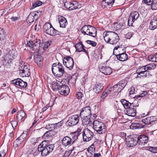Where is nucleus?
Here are the masks:
<instances>
[{
  "mask_svg": "<svg viewBox=\"0 0 157 157\" xmlns=\"http://www.w3.org/2000/svg\"><path fill=\"white\" fill-rule=\"evenodd\" d=\"M103 36L105 41L111 44H116L119 40L118 34L114 32L105 31L103 33Z\"/></svg>",
  "mask_w": 157,
  "mask_h": 157,
  "instance_id": "1",
  "label": "nucleus"
},
{
  "mask_svg": "<svg viewBox=\"0 0 157 157\" xmlns=\"http://www.w3.org/2000/svg\"><path fill=\"white\" fill-rule=\"evenodd\" d=\"M48 140H44L38 145V151L41 152L42 156H46L53 150L54 145L48 144Z\"/></svg>",
  "mask_w": 157,
  "mask_h": 157,
  "instance_id": "2",
  "label": "nucleus"
},
{
  "mask_svg": "<svg viewBox=\"0 0 157 157\" xmlns=\"http://www.w3.org/2000/svg\"><path fill=\"white\" fill-rule=\"evenodd\" d=\"M52 70L53 74L58 77H61L65 73L62 64L60 63L58 64L54 63L52 67Z\"/></svg>",
  "mask_w": 157,
  "mask_h": 157,
  "instance_id": "3",
  "label": "nucleus"
},
{
  "mask_svg": "<svg viewBox=\"0 0 157 157\" xmlns=\"http://www.w3.org/2000/svg\"><path fill=\"white\" fill-rule=\"evenodd\" d=\"M82 33L84 35H87L95 37L97 36L95 28L90 25H85L81 29Z\"/></svg>",
  "mask_w": 157,
  "mask_h": 157,
  "instance_id": "4",
  "label": "nucleus"
},
{
  "mask_svg": "<svg viewBox=\"0 0 157 157\" xmlns=\"http://www.w3.org/2000/svg\"><path fill=\"white\" fill-rule=\"evenodd\" d=\"M94 129L97 132L100 134L105 133L106 131L105 124L102 122L95 120L92 123Z\"/></svg>",
  "mask_w": 157,
  "mask_h": 157,
  "instance_id": "5",
  "label": "nucleus"
},
{
  "mask_svg": "<svg viewBox=\"0 0 157 157\" xmlns=\"http://www.w3.org/2000/svg\"><path fill=\"white\" fill-rule=\"evenodd\" d=\"M43 29L47 34L51 36L59 35L61 34V32L55 29L49 23H46L44 25Z\"/></svg>",
  "mask_w": 157,
  "mask_h": 157,
  "instance_id": "6",
  "label": "nucleus"
},
{
  "mask_svg": "<svg viewBox=\"0 0 157 157\" xmlns=\"http://www.w3.org/2000/svg\"><path fill=\"white\" fill-rule=\"evenodd\" d=\"M127 83L126 80H123L120 81L118 83L112 87H109L110 89H112V93H118L120 92L124 88Z\"/></svg>",
  "mask_w": 157,
  "mask_h": 157,
  "instance_id": "7",
  "label": "nucleus"
},
{
  "mask_svg": "<svg viewBox=\"0 0 157 157\" xmlns=\"http://www.w3.org/2000/svg\"><path fill=\"white\" fill-rule=\"evenodd\" d=\"M19 69L20 71V74L23 77H29L30 75V71L29 65H22L21 64L19 65Z\"/></svg>",
  "mask_w": 157,
  "mask_h": 157,
  "instance_id": "8",
  "label": "nucleus"
},
{
  "mask_svg": "<svg viewBox=\"0 0 157 157\" xmlns=\"http://www.w3.org/2000/svg\"><path fill=\"white\" fill-rule=\"evenodd\" d=\"M63 63V65L70 70H71L73 68L74 62L73 59L71 57L69 56L64 57Z\"/></svg>",
  "mask_w": 157,
  "mask_h": 157,
  "instance_id": "9",
  "label": "nucleus"
},
{
  "mask_svg": "<svg viewBox=\"0 0 157 157\" xmlns=\"http://www.w3.org/2000/svg\"><path fill=\"white\" fill-rule=\"evenodd\" d=\"M39 45V47H37L36 49L35 50V52L40 54H42L48 48L50 44L47 42L41 43L40 42Z\"/></svg>",
  "mask_w": 157,
  "mask_h": 157,
  "instance_id": "10",
  "label": "nucleus"
},
{
  "mask_svg": "<svg viewBox=\"0 0 157 157\" xmlns=\"http://www.w3.org/2000/svg\"><path fill=\"white\" fill-rule=\"evenodd\" d=\"M83 140L88 142L93 137L94 133L88 129H85L82 132Z\"/></svg>",
  "mask_w": 157,
  "mask_h": 157,
  "instance_id": "11",
  "label": "nucleus"
},
{
  "mask_svg": "<svg viewBox=\"0 0 157 157\" xmlns=\"http://www.w3.org/2000/svg\"><path fill=\"white\" fill-rule=\"evenodd\" d=\"M139 14L138 12L133 11L130 14L128 20V25L129 26H132L133 22L139 17Z\"/></svg>",
  "mask_w": 157,
  "mask_h": 157,
  "instance_id": "12",
  "label": "nucleus"
},
{
  "mask_svg": "<svg viewBox=\"0 0 157 157\" xmlns=\"http://www.w3.org/2000/svg\"><path fill=\"white\" fill-rule=\"evenodd\" d=\"M99 70L106 75H109L112 72V69L110 67L106 66L103 63L101 64L99 66Z\"/></svg>",
  "mask_w": 157,
  "mask_h": 157,
  "instance_id": "13",
  "label": "nucleus"
},
{
  "mask_svg": "<svg viewBox=\"0 0 157 157\" xmlns=\"http://www.w3.org/2000/svg\"><path fill=\"white\" fill-rule=\"evenodd\" d=\"M91 115V108L90 106H86L82 109L80 114L81 117H90Z\"/></svg>",
  "mask_w": 157,
  "mask_h": 157,
  "instance_id": "14",
  "label": "nucleus"
},
{
  "mask_svg": "<svg viewBox=\"0 0 157 157\" xmlns=\"http://www.w3.org/2000/svg\"><path fill=\"white\" fill-rule=\"evenodd\" d=\"M126 142L128 147H132L138 144V139L137 137L130 136L126 139Z\"/></svg>",
  "mask_w": 157,
  "mask_h": 157,
  "instance_id": "15",
  "label": "nucleus"
},
{
  "mask_svg": "<svg viewBox=\"0 0 157 157\" xmlns=\"http://www.w3.org/2000/svg\"><path fill=\"white\" fill-rule=\"evenodd\" d=\"M79 117L77 115L72 116L67 121L69 125L72 126L77 124L79 122Z\"/></svg>",
  "mask_w": 157,
  "mask_h": 157,
  "instance_id": "16",
  "label": "nucleus"
},
{
  "mask_svg": "<svg viewBox=\"0 0 157 157\" xmlns=\"http://www.w3.org/2000/svg\"><path fill=\"white\" fill-rule=\"evenodd\" d=\"M138 105H135L134 107H131L127 108L124 110L125 113L128 116L131 117H134L136 114V109L135 108Z\"/></svg>",
  "mask_w": 157,
  "mask_h": 157,
  "instance_id": "17",
  "label": "nucleus"
},
{
  "mask_svg": "<svg viewBox=\"0 0 157 157\" xmlns=\"http://www.w3.org/2000/svg\"><path fill=\"white\" fill-rule=\"evenodd\" d=\"M40 43V40L36 39L33 41H29L27 44V46L29 47L32 51H35V50L36 49L37 47H38Z\"/></svg>",
  "mask_w": 157,
  "mask_h": 157,
  "instance_id": "18",
  "label": "nucleus"
},
{
  "mask_svg": "<svg viewBox=\"0 0 157 157\" xmlns=\"http://www.w3.org/2000/svg\"><path fill=\"white\" fill-rule=\"evenodd\" d=\"M11 83L19 86L20 87L25 88L27 85V83L21 79L18 78L11 81Z\"/></svg>",
  "mask_w": 157,
  "mask_h": 157,
  "instance_id": "19",
  "label": "nucleus"
},
{
  "mask_svg": "<svg viewBox=\"0 0 157 157\" xmlns=\"http://www.w3.org/2000/svg\"><path fill=\"white\" fill-rule=\"evenodd\" d=\"M69 88L67 85H62L59 87V92L61 95H67L69 94Z\"/></svg>",
  "mask_w": 157,
  "mask_h": 157,
  "instance_id": "20",
  "label": "nucleus"
},
{
  "mask_svg": "<svg viewBox=\"0 0 157 157\" xmlns=\"http://www.w3.org/2000/svg\"><path fill=\"white\" fill-rule=\"evenodd\" d=\"M38 13V11L30 13L28 17L27 20L30 23L32 22L35 21H36L38 18V16L37 13Z\"/></svg>",
  "mask_w": 157,
  "mask_h": 157,
  "instance_id": "21",
  "label": "nucleus"
},
{
  "mask_svg": "<svg viewBox=\"0 0 157 157\" xmlns=\"http://www.w3.org/2000/svg\"><path fill=\"white\" fill-rule=\"evenodd\" d=\"M138 139V144L140 145H144L148 142V138L144 135L140 136L137 137Z\"/></svg>",
  "mask_w": 157,
  "mask_h": 157,
  "instance_id": "22",
  "label": "nucleus"
},
{
  "mask_svg": "<svg viewBox=\"0 0 157 157\" xmlns=\"http://www.w3.org/2000/svg\"><path fill=\"white\" fill-rule=\"evenodd\" d=\"M104 87L103 84L101 83H96L93 85L92 90L96 93H100L103 89Z\"/></svg>",
  "mask_w": 157,
  "mask_h": 157,
  "instance_id": "23",
  "label": "nucleus"
},
{
  "mask_svg": "<svg viewBox=\"0 0 157 157\" xmlns=\"http://www.w3.org/2000/svg\"><path fill=\"white\" fill-rule=\"evenodd\" d=\"M122 50L123 52L117 55V57L119 60L124 61L128 59V56L127 54L125 53L126 51L125 49H122Z\"/></svg>",
  "mask_w": 157,
  "mask_h": 157,
  "instance_id": "24",
  "label": "nucleus"
},
{
  "mask_svg": "<svg viewBox=\"0 0 157 157\" xmlns=\"http://www.w3.org/2000/svg\"><path fill=\"white\" fill-rule=\"evenodd\" d=\"M113 94L112 93V89H110L109 87H108L103 92L101 96V98L104 99L107 96H112Z\"/></svg>",
  "mask_w": 157,
  "mask_h": 157,
  "instance_id": "25",
  "label": "nucleus"
},
{
  "mask_svg": "<svg viewBox=\"0 0 157 157\" xmlns=\"http://www.w3.org/2000/svg\"><path fill=\"white\" fill-rule=\"evenodd\" d=\"M59 21L60 27L65 28L67 25V22L66 18L63 16L59 17Z\"/></svg>",
  "mask_w": 157,
  "mask_h": 157,
  "instance_id": "26",
  "label": "nucleus"
},
{
  "mask_svg": "<svg viewBox=\"0 0 157 157\" xmlns=\"http://www.w3.org/2000/svg\"><path fill=\"white\" fill-rule=\"evenodd\" d=\"M72 142L71 138L68 136L64 137L62 140V145L65 147L70 145Z\"/></svg>",
  "mask_w": 157,
  "mask_h": 157,
  "instance_id": "27",
  "label": "nucleus"
},
{
  "mask_svg": "<svg viewBox=\"0 0 157 157\" xmlns=\"http://www.w3.org/2000/svg\"><path fill=\"white\" fill-rule=\"evenodd\" d=\"M145 126V124L144 123V122H143V121L142 120L141 121L138 123H132L131 125V127H133L134 129H136L143 128Z\"/></svg>",
  "mask_w": 157,
  "mask_h": 157,
  "instance_id": "28",
  "label": "nucleus"
},
{
  "mask_svg": "<svg viewBox=\"0 0 157 157\" xmlns=\"http://www.w3.org/2000/svg\"><path fill=\"white\" fill-rule=\"evenodd\" d=\"M121 102L125 109L130 106H134V103H130L128 102V101L124 99H121Z\"/></svg>",
  "mask_w": 157,
  "mask_h": 157,
  "instance_id": "29",
  "label": "nucleus"
},
{
  "mask_svg": "<svg viewBox=\"0 0 157 157\" xmlns=\"http://www.w3.org/2000/svg\"><path fill=\"white\" fill-rule=\"evenodd\" d=\"M84 46L81 42L77 43L75 45V48L76 49V51H78L79 52L83 51L85 52L86 53V51L84 49Z\"/></svg>",
  "mask_w": 157,
  "mask_h": 157,
  "instance_id": "30",
  "label": "nucleus"
},
{
  "mask_svg": "<svg viewBox=\"0 0 157 157\" xmlns=\"http://www.w3.org/2000/svg\"><path fill=\"white\" fill-rule=\"evenodd\" d=\"M114 0H103L101 2L102 6L110 8L113 4Z\"/></svg>",
  "mask_w": 157,
  "mask_h": 157,
  "instance_id": "31",
  "label": "nucleus"
},
{
  "mask_svg": "<svg viewBox=\"0 0 157 157\" xmlns=\"http://www.w3.org/2000/svg\"><path fill=\"white\" fill-rule=\"evenodd\" d=\"M64 6L70 10H72L78 8V7L74 3L71 2H65Z\"/></svg>",
  "mask_w": 157,
  "mask_h": 157,
  "instance_id": "32",
  "label": "nucleus"
},
{
  "mask_svg": "<svg viewBox=\"0 0 157 157\" xmlns=\"http://www.w3.org/2000/svg\"><path fill=\"white\" fill-rule=\"evenodd\" d=\"M155 117L151 116L148 117L142 120L143 122L146 124H151L152 122L156 120Z\"/></svg>",
  "mask_w": 157,
  "mask_h": 157,
  "instance_id": "33",
  "label": "nucleus"
},
{
  "mask_svg": "<svg viewBox=\"0 0 157 157\" xmlns=\"http://www.w3.org/2000/svg\"><path fill=\"white\" fill-rule=\"evenodd\" d=\"M157 28V18H155L152 19L150 23L149 29L154 30Z\"/></svg>",
  "mask_w": 157,
  "mask_h": 157,
  "instance_id": "34",
  "label": "nucleus"
},
{
  "mask_svg": "<svg viewBox=\"0 0 157 157\" xmlns=\"http://www.w3.org/2000/svg\"><path fill=\"white\" fill-rule=\"evenodd\" d=\"M82 118V123L84 125H87L88 124L90 125V124H92V123L90 119V117H81Z\"/></svg>",
  "mask_w": 157,
  "mask_h": 157,
  "instance_id": "35",
  "label": "nucleus"
},
{
  "mask_svg": "<svg viewBox=\"0 0 157 157\" xmlns=\"http://www.w3.org/2000/svg\"><path fill=\"white\" fill-rule=\"evenodd\" d=\"M25 116V113L22 110H21L17 112V119L18 121H21Z\"/></svg>",
  "mask_w": 157,
  "mask_h": 157,
  "instance_id": "36",
  "label": "nucleus"
},
{
  "mask_svg": "<svg viewBox=\"0 0 157 157\" xmlns=\"http://www.w3.org/2000/svg\"><path fill=\"white\" fill-rule=\"evenodd\" d=\"M57 124H50L47 125L46 126V128L47 129H48L50 131L53 130L55 128H57Z\"/></svg>",
  "mask_w": 157,
  "mask_h": 157,
  "instance_id": "37",
  "label": "nucleus"
},
{
  "mask_svg": "<svg viewBox=\"0 0 157 157\" xmlns=\"http://www.w3.org/2000/svg\"><path fill=\"white\" fill-rule=\"evenodd\" d=\"M89 153L93 155V153L95 150V148L94 146V144H92L87 150Z\"/></svg>",
  "mask_w": 157,
  "mask_h": 157,
  "instance_id": "38",
  "label": "nucleus"
},
{
  "mask_svg": "<svg viewBox=\"0 0 157 157\" xmlns=\"http://www.w3.org/2000/svg\"><path fill=\"white\" fill-rule=\"evenodd\" d=\"M148 59L151 61L157 62V52L154 55H151L149 56L148 57Z\"/></svg>",
  "mask_w": 157,
  "mask_h": 157,
  "instance_id": "39",
  "label": "nucleus"
},
{
  "mask_svg": "<svg viewBox=\"0 0 157 157\" xmlns=\"http://www.w3.org/2000/svg\"><path fill=\"white\" fill-rule=\"evenodd\" d=\"M6 33L3 29L0 28V41H2L5 38Z\"/></svg>",
  "mask_w": 157,
  "mask_h": 157,
  "instance_id": "40",
  "label": "nucleus"
},
{
  "mask_svg": "<svg viewBox=\"0 0 157 157\" xmlns=\"http://www.w3.org/2000/svg\"><path fill=\"white\" fill-rule=\"evenodd\" d=\"M144 67L146 68L147 70H150L155 68L156 67V65L155 63H152L145 66Z\"/></svg>",
  "mask_w": 157,
  "mask_h": 157,
  "instance_id": "41",
  "label": "nucleus"
},
{
  "mask_svg": "<svg viewBox=\"0 0 157 157\" xmlns=\"http://www.w3.org/2000/svg\"><path fill=\"white\" fill-rule=\"evenodd\" d=\"M35 61L38 65H40L42 62V58L41 56H37L35 58Z\"/></svg>",
  "mask_w": 157,
  "mask_h": 157,
  "instance_id": "42",
  "label": "nucleus"
},
{
  "mask_svg": "<svg viewBox=\"0 0 157 157\" xmlns=\"http://www.w3.org/2000/svg\"><path fill=\"white\" fill-rule=\"evenodd\" d=\"M59 87H60V86L59 85L58 83L57 82H53V83L52 84V87L53 90L56 91L58 90H59Z\"/></svg>",
  "mask_w": 157,
  "mask_h": 157,
  "instance_id": "43",
  "label": "nucleus"
},
{
  "mask_svg": "<svg viewBox=\"0 0 157 157\" xmlns=\"http://www.w3.org/2000/svg\"><path fill=\"white\" fill-rule=\"evenodd\" d=\"M78 134L76 132H74L72 133V143H74L75 140L78 139Z\"/></svg>",
  "mask_w": 157,
  "mask_h": 157,
  "instance_id": "44",
  "label": "nucleus"
},
{
  "mask_svg": "<svg viewBox=\"0 0 157 157\" xmlns=\"http://www.w3.org/2000/svg\"><path fill=\"white\" fill-rule=\"evenodd\" d=\"M147 149L152 153H157V147H147Z\"/></svg>",
  "mask_w": 157,
  "mask_h": 157,
  "instance_id": "45",
  "label": "nucleus"
},
{
  "mask_svg": "<svg viewBox=\"0 0 157 157\" xmlns=\"http://www.w3.org/2000/svg\"><path fill=\"white\" fill-rule=\"evenodd\" d=\"M114 26H115L117 30H119L124 28V26L123 25V24L122 23H117L116 24H115L114 25Z\"/></svg>",
  "mask_w": 157,
  "mask_h": 157,
  "instance_id": "46",
  "label": "nucleus"
},
{
  "mask_svg": "<svg viewBox=\"0 0 157 157\" xmlns=\"http://www.w3.org/2000/svg\"><path fill=\"white\" fill-rule=\"evenodd\" d=\"M22 142V140H20L17 138L14 142L13 146L17 147L19 146Z\"/></svg>",
  "mask_w": 157,
  "mask_h": 157,
  "instance_id": "47",
  "label": "nucleus"
},
{
  "mask_svg": "<svg viewBox=\"0 0 157 157\" xmlns=\"http://www.w3.org/2000/svg\"><path fill=\"white\" fill-rule=\"evenodd\" d=\"M42 2L40 1H38L35 2L33 4V8H35L37 6H39L42 5Z\"/></svg>",
  "mask_w": 157,
  "mask_h": 157,
  "instance_id": "48",
  "label": "nucleus"
},
{
  "mask_svg": "<svg viewBox=\"0 0 157 157\" xmlns=\"http://www.w3.org/2000/svg\"><path fill=\"white\" fill-rule=\"evenodd\" d=\"M151 8L153 10L157 9V0H154L153 1V3L151 6Z\"/></svg>",
  "mask_w": 157,
  "mask_h": 157,
  "instance_id": "49",
  "label": "nucleus"
},
{
  "mask_svg": "<svg viewBox=\"0 0 157 157\" xmlns=\"http://www.w3.org/2000/svg\"><path fill=\"white\" fill-rule=\"evenodd\" d=\"M87 43L93 47H95L97 45V43L96 42L94 41L90 40H87L86 41Z\"/></svg>",
  "mask_w": 157,
  "mask_h": 157,
  "instance_id": "50",
  "label": "nucleus"
},
{
  "mask_svg": "<svg viewBox=\"0 0 157 157\" xmlns=\"http://www.w3.org/2000/svg\"><path fill=\"white\" fill-rule=\"evenodd\" d=\"M50 131L46 132L43 136V138L45 139H47L48 137L51 136Z\"/></svg>",
  "mask_w": 157,
  "mask_h": 157,
  "instance_id": "51",
  "label": "nucleus"
},
{
  "mask_svg": "<svg viewBox=\"0 0 157 157\" xmlns=\"http://www.w3.org/2000/svg\"><path fill=\"white\" fill-rule=\"evenodd\" d=\"M26 135L23 133L22 134L20 135L18 138L20 140H22V142H23L25 140V138Z\"/></svg>",
  "mask_w": 157,
  "mask_h": 157,
  "instance_id": "52",
  "label": "nucleus"
},
{
  "mask_svg": "<svg viewBox=\"0 0 157 157\" xmlns=\"http://www.w3.org/2000/svg\"><path fill=\"white\" fill-rule=\"evenodd\" d=\"M83 96V94L82 93L80 92H78L77 93L76 95V97L78 99H81Z\"/></svg>",
  "mask_w": 157,
  "mask_h": 157,
  "instance_id": "53",
  "label": "nucleus"
},
{
  "mask_svg": "<svg viewBox=\"0 0 157 157\" xmlns=\"http://www.w3.org/2000/svg\"><path fill=\"white\" fill-rule=\"evenodd\" d=\"M10 123L12 125L13 128L14 129L17 125V122L16 121H11Z\"/></svg>",
  "mask_w": 157,
  "mask_h": 157,
  "instance_id": "54",
  "label": "nucleus"
},
{
  "mask_svg": "<svg viewBox=\"0 0 157 157\" xmlns=\"http://www.w3.org/2000/svg\"><path fill=\"white\" fill-rule=\"evenodd\" d=\"M6 154V151L3 149L0 151V157H4Z\"/></svg>",
  "mask_w": 157,
  "mask_h": 157,
  "instance_id": "55",
  "label": "nucleus"
},
{
  "mask_svg": "<svg viewBox=\"0 0 157 157\" xmlns=\"http://www.w3.org/2000/svg\"><path fill=\"white\" fill-rule=\"evenodd\" d=\"M143 2L145 3H146L148 5H152L153 3V0H143Z\"/></svg>",
  "mask_w": 157,
  "mask_h": 157,
  "instance_id": "56",
  "label": "nucleus"
},
{
  "mask_svg": "<svg viewBox=\"0 0 157 157\" xmlns=\"http://www.w3.org/2000/svg\"><path fill=\"white\" fill-rule=\"evenodd\" d=\"M133 35V34L132 32H128L126 34L125 36L127 39H130Z\"/></svg>",
  "mask_w": 157,
  "mask_h": 157,
  "instance_id": "57",
  "label": "nucleus"
},
{
  "mask_svg": "<svg viewBox=\"0 0 157 157\" xmlns=\"http://www.w3.org/2000/svg\"><path fill=\"white\" fill-rule=\"evenodd\" d=\"M146 69H147L146 68L144 67V66L143 67H141L139 68L137 70L136 72L137 73L139 72H140V71H145L146 70Z\"/></svg>",
  "mask_w": 157,
  "mask_h": 157,
  "instance_id": "58",
  "label": "nucleus"
},
{
  "mask_svg": "<svg viewBox=\"0 0 157 157\" xmlns=\"http://www.w3.org/2000/svg\"><path fill=\"white\" fill-rule=\"evenodd\" d=\"M10 55L9 54H6L4 56V60L6 62H8L9 60L10 59Z\"/></svg>",
  "mask_w": 157,
  "mask_h": 157,
  "instance_id": "59",
  "label": "nucleus"
},
{
  "mask_svg": "<svg viewBox=\"0 0 157 157\" xmlns=\"http://www.w3.org/2000/svg\"><path fill=\"white\" fill-rule=\"evenodd\" d=\"M135 91V88L134 87H131L129 91V94H133L134 93Z\"/></svg>",
  "mask_w": 157,
  "mask_h": 157,
  "instance_id": "60",
  "label": "nucleus"
},
{
  "mask_svg": "<svg viewBox=\"0 0 157 157\" xmlns=\"http://www.w3.org/2000/svg\"><path fill=\"white\" fill-rule=\"evenodd\" d=\"M145 73L144 71H141L140 72H139L137 73V74H139V75H140V76H141L144 77L145 76Z\"/></svg>",
  "mask_w": 157,
  "mask_h": 157,
  "instance_id": "61",
  "label": "nucleus"
},
{
  "mask_svg": "<svg viewBox=\"0 0 157 157\" xmlns=\"http://www.w3.org/2000/svg\"><path fill=\"white\" fill-rule=\"evenodd\" d=\"M147 69L145 70L144 71L145 73V77H146L148 76H149V75H151L150 74V72L149 71H147Z\"/></svg>",
  "mask_w": 157,
  "mask_h": 157,
  "instance_id": "62",
  "label": "nucleus"
},
{
  "mask_svg": "<svg viewBox=\"0 0 157 157\" xmlns=\"http://www.w3.org/2000/svg\"><path fill=\"white\" fill-rule=\"evenodd\" d=\"M147 92L146 91H144L143 93L141 94V95H139L138 96L139 97H143L145 95H147Z\"/></svg>",
  "mask_w": 157,
  "mask_h": 157,
  "instance_id": "63",
  "label": "nucleus"
},
{
  "mask_svg": "<svg viewBox=\"0 0 157 157\" xmlns=\"http://www.w3.org/2000/svg\"><path fill=\"white\" fill-rule=\"evenodd\" d=\"M11 19L12 20V21H16L18 19V17H12L11 18Z\"/></svg>",
  "mask_w": 157,
  "mask_h": 157,
  "instance_id": "64",
  "label": "nucleus"
}]
</instances>
